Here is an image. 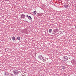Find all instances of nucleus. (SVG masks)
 Wrapping results in <instances>:
<instances>
[{
	"instance_id": "0eeeda50",
	"label": "nucleus",
	"mask_w": 76,
	"mask_h": 76,
	"mask_svg": "<svg viewBox=\"0 0 76 76\" xmlns=\"http://www.w3.org/2000/svg\"><path fill=\"white\" fill-rule=\"evenodd\" d=\"M28 19H29L30 20H32V18H31V16H28Z\"/></svg>"
},
{
	"instance_id": "a211bd4d",
	"label": "nucleus",
	"mask_w": 76,
	"mask_h": 76,
	"mask_svg": "<svg viewBox=\"0 0 76 76\" xmlns=\"http://www.w3.org/2000/svg\"><path fill=\"white\" fill-rule=\"evenodd\" d=\"M16 40H15V41H16Z\"/></svg>"
},
{
	"instance_id": "20e7f679",
	"label": "nucleus",
	"mask_w": 76,
	"mask_h": 76,
	"mask_svg": "<svg viewBox=\"0 0 76 76\" xmlns=\"http://www.w3.org/2000/svg\"><path fill=\"white\" fill-rule=\"evenodd\" d=\"M25 14H22L21 16V19H25Z\"/></svg>"
},
{
	"instance_id": "7ed1b4c3",
	"label": "nucleus",
	"mask_w": 76,
	"mask_h": 76,
	"mask_svg": "<svg viewBox=\"0 0 76 76\" xmlns=\"http://www.w3.org/2000/svg\"><path fill=\"white\" fill-rule=\"evenodd\" d=\"M68 57L66 56H65L63 57V59L64 61H66V60H68Z\"/></svg>"
},
{
	"instance_id": "2eb2a0df",
	"label": "nucleus",
	"mask_w": 76,
	"mask_h": 76,
	"mask_svg": "<svg viewBox=\"0 0 76 76\" xmlns=\"http://www.w3.org/2000/svg\"><path fill=\"white\" fill-rule=\"evenodd\" d=\"M53 34H55V31H53Z\"/></svg>"
},
{
	"instance_id": "6ab92c4d",
	"label": "nucleus",
	"mask_w": 76,
	"mask_h": 76,
	"mask_svg": "<svg viewBox=\"0 0 76 76\" xmlns=\"http://www.w3.org/2000/svg\"><path fill=\"white\" fill-rule=\"evenodd\" d=\"M53 4H54V3H53Z\"/></svg>"
},
{
	"instance_id": "9b49d317",
	"label": "nucleus",
	"mask_w": 76,
	"mask_h": 76,
	"mask_svg": "<svg viewBox=\"0 0 76 76\" xmlns=\"http://www.w3.org/2000/svg\"><path fill=\"white\" fill-rule=\"evenodd\" d=\"M62 69H63V70H64V69H65L66 68V67L64 66H62L61 67Z\"/></svg>"
},
{
	"instance_id": "f257e3e1",
	"label": "nucleus",
	"mask_w": 76,
	"mask_h": 76,
	"mask_svg": "<svg viewBox=\"0 0 76 76\" xmlns=\"http://www.w3.org/2000/svg\"><path fill=\"white\" fill-rule=\"evenodd\" d=\"M38 58L39 59H40L41 60H44V58L43 57H42V55L38 56Z\"/></svg>"
},
{
	"instance_id": "f8f14e48",
	"label": "nucleus",
	"mask_w": 76,
	"mask_h": 76,
	"mask_svg": "<svg viewBox=\"0 0 76 76\" xmlns=\"http://www.w3.org/2000/svg\"><path fill=\"white\" fill-rule=\"evenodd\" d=\"M17 39H18V40H20V37H17Z\"/></svg>"
},
{
	"instance_id": "1a4fd4ad",
	"label": "nucleus",
	"mask_w": 76,
	"mask_h": 76,
	"mask_svg": "<svg viewBox=\"0 0 76 76\" xmlns=\"http://www.w3.org/2000/svg\"><path fill=\"white\" fill-rule=\"evenodd\" d=\"M33 14H34V15H36V13H37V11H34L33 12Z\"/></svg>"
},
{
	"instance_id": "f3484780",
	"label": "nucleus",
	"mask_w": 76,
	"mask_h": 76,
	"mask_svg": "<svg viewBox=\"0 0 76 76\" xmlns=\"http://www.w3.org/2000/svg\"><path fill=\"white\" fill-rule=\"evenodd\" d=\"M26 22H27V21H26Z\"/></svg>"
},
{
	"instance_id": "9d476101",
	"label": "nucleus",
	"mask_w": 76,
	"mask_h": 76,
	"mask_svg": "<svg viewBox=\"0 0 76 76\" xmlns=\"http://www.w3.org/2000/svg\"><path fill=\"white\" fill-rule=\"evenodd\" d=\"M51 31H52V29H49V33H51Z\"/></svg>"
},
{
	"instance_id": "ddd939ff",
	"label": "nucleus",
	"mask_w": 76,
	"mask_h": 76,
	"mask_svg": "<svg viewBox=\"0 0 76 76\" xmlns=\"http://www.w3.org/2000/svg\"><path fill=\"white\" fill-rule=\"evenodd\" d=\"M38 16H41L42 15L41 14H38Z\"/></svg>"
},
{
	"instance_id": "6e6552de",
	"label": "nucleus",
	"mask_w": 76,
	"mask_h": 76,
	"mask_svg": "<svg viewBox=\"0 0 76 76\" xmlns=\"http://www.w3.org/2000/svg\"><path fill=\"white\" fill-rule=\"evenodd\" d=\"M12 39L13 41H15V37H12Z\"/></svg>"
},
{
	"instance_id": "f03ea898",
	"label": "nucleus",
	"mask_w": 76,
	"mask_h": 76,
	"mask_svg": "<svg viewBox=\"0 0 76 76\" xmlns=\"http://www.w3.org/2000/svg\"><path fill=\"white\" fill-rule=\"evenodd\" d=\"M14 74L16 75L19 74V71H18V70H15V71H13Z\"/></svg>"
},
{
	"instance_id": "423d86ee",
	"label": "nucleus",
	"mask_w": 76,
	"mask_h": 76,
	"mask_svg": "<svg viewBox=\"0 0 76 76\" xmlns=\"http://www.w3.org/2000/svg\"><path fill=\"white\" fill-rule=\"evenodd\" d=\"M5 76H11L10 75H9V73H8L7 72H6L5 73Z\"/></svg>"
},
{
	"instance_id": "39448f33",
	"label": "nucleus",
	"mask_w": 76,
	"mask_h": 76,
	"mask_svg": "<svg viewBox=\"0 0 76 76\" xmlns=\"http://www.w3.org/2000/svg\"><path fill=\"white\" fill-rule=\"evenodd\" d=\"M64 7L65 8H66V9H67V8H68V7H69V5H67V4H64Z\"/></svg>"
},
{
	"instance_id": "dca6fc26",
	"label": "nucleus",
	"mask_w": 76,
	"mask_h": 76,
	"mask_svg": "<svg viewBox=\"0 0 76 76\" xmlns=\"http://www.w3.org/2000/svg\"><path fill=\"white\" fill-rule=\"evenodd\" d=\"M22 33H23V34H25V32H24L22 31Z\"/></svg>"
},
{
	"instance_id": "4468645a",
	"label": "nucleus",
	"mask_w": 76,
	"mask_h": 76,
	"mask_svg": "<svg viewBox=\"0 0 76 76\" xmlns=\"http://www.w3.org/2000/svg\"><path fill=\"white\" fill-rule=\"evenodd\" d=\"M28 17H29V16H28V15H26V18H28Z\"/></svg>"
}]
</instances>
